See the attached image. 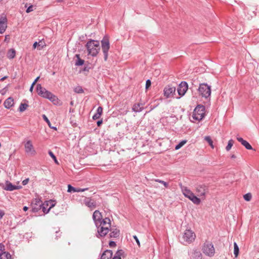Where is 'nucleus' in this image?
Wrapping results in <instances>:
<instances>
[{
  "label": "nucleus",
  "instance_id": "obj_1",
  "mask_svg": "<svg viewBox=\"0 0 259 259\" xmlns=\"http://www.w3.org/2000/svg\"><path fill=\"white\" fill-rule=\"evenodd\" d=\"M98 228V234L97 237H103L105 236L109 231V228H111V221L108 218L102 219L100 223L96 225Z\"/></svg>",
  "mask_w": 259,
  "mask_h": 259
},
{
  "label": "nucleus",
  "instance_id": "obj_2",
  "mask_svg": "<svg viewBox=\"0 0 259 259\" xmlns=\"http://www.w3.org/2000/svg\"><path fill=\"white\" fill-rule=\"evenodd\" d=\"M85 47L88 54L93 57L96 56L100 50V42L98 40L91 39L88 41Z\"/></svg>",
  "mask_w": 259,
  "mask_h": 259
},
{
  "label": "nucleus",
  "instance_id": "obj_3",
  "mask_svg": "<svg viewBox=\"0 0 259 259\" xmlns=\"http://www.w3.org/2000/svg\"><path fill=\"white\" fill-rule=\"evenodd\" d=\"M36 92L38 95L44 98L48 99L52 102L56 100L57 97L51 92L42 88L40 84L36 85Z\"/></svg>",
  "mask_w": 259,
  "mask_h": 259
},
{
  "label": "nucleus",
  "instance_id": "obj_4",
  "mask_svg": "<svg viewBox=\"0 0 259 259\" xmlns=\"http://www.w3.org/2000/svg\"><path fill=\"white\" fill-rule=\"evenodd\" d=\"M180 186L182 189L183 193L185 197L188 198L195 204L198 205L200 203V199L196 196L194 194L190 191V190L188 189L186 187L183 186L182 184H180Z\"/></svg>",
  "mask_w": 259,
  "mask_h": 259
},
{
  "label": "nucleus",
  "instance_id": "obj_5",
  "mask_svg": "<svg viewBox=\"0 0 259 259\" xmlns=\"http://www.w3.org/2000/svg\"><path fill=\"white\" fill-rule=\"evenodd\" d=\"M205 107L202 105H197L194 109L192 117L195 120H201L205 116Z\"/></svg>",
  "mask_w": 259,
  "mask_h": 259
},
{
  "label": "nucleus",
  "instance_id": "obj_6",
  "mask_svg": "<svg viewBox=\"0 0 259 259\" xmlns=\"http://www.w3.org/2000/svg\"><path fill=\"white\" fill-rule=\"evenodd\" d=\"M196 235L195 233L190 229L186 230L182 236V243L183 244H190L192 243L195 239Z\"/></svg>",
  "mask_w": 259,
  "mask_h": 259
},
{
  "label": "nucleus",
  "instance_id": "obj_7",
  "mask_svg": "<svg viewBox=\"0 0 259 259\" xmlns=\"http://www.w3.org/2000/svg\"><path fill=\"white\" fill-rule=\"evenodd\" d=\"M197 90L199 96L202 98L207 99L210 96L211 87L206 83H200Z\"/></svg>",
  "mask_w": 259,
  "mask_h": 259
},
{
  "label": "nucleus",
  "instance_id": "obj_8",
  "mask_svg": "<svg viewBox=\"0 0 259 259\" xmlns=\"http://www.w3.org/2000/svg\"><path fill=\"white\" fill-rule=\"evenodd\" d=\"M101 48L104 54V59L107 61L108 56V51L110 49L109 37L108 35H105L101 41Z\"/></svg>",
  "mask_w": 259,
  "mask_h": 259
},
{
  "label": "nucleus",
  "instance_id": "obj_9",
  "mask_svg": "<svg viewBox=\"0 0 259 259\" xmlns=\"http://www.w3.org/2000/svg\"><path fill=\"white\" fill-rule=\"evenodd\" d=\"M202 250L206 255L209 257L213 256L215 253L213 245L212 243L207 241L204 243Z\"/></svg>",
  "mask_w": 259,
  "mask_h": 259
},
{
  "label": "nucleus",
  "instance_id": "obj_10",
  "mask_svg": "<svg viewBox=\"0 0 259 259\" xmlns=\"http://www.w3.org/2000/svg\"><path fill=\"white\" fill-rule=\"evenodd\" d=\"M196 191L198 196L205 199L206 194L209 192L208 186L205 184L198 185L196 187Z\"/></svg>",
  "mask_w": 259,
  "mask_h": 259
},
{
  "label": "nucleus",
  "instance_id": "obj_11",
  "mask_svg": "<svg viewBox=\"0 0 259 259\" xmlns=\"http://www.w3.org/2000/svg\"><path fill=\"white\" fill-rule=\"evenodd\" d=\"M176 90V89L175 87H174L172 85H167L164 88V96L166 98L172 97L175 94Z\"/></svg>",
  "mask_w": 259,
  "mask_h": 259
},
{
  "label": "nucleus",
  "instance_id": "obj_12",
  "mask_svg": "<svg viewBox=\"0 0 259 259\" xmlns=\"http://www.w3.org/2000/svg\"><path fill=\"white\" fill-rule=\"evenodd\" d=\"M24 147L25 151L27 154L31 156H34L36 154V151L31 141H27L24 145Z\"/></svg>",
  "mask_w": 259,
  "mask_h": 259
},
{
  "label": "nucleus",
  "instance_id": "obj_13",
  "mask_svg": "<svg viewBox=\"0 0 259 259\" xmlns=\"http://www.w3.org/2000/svg\"><path fill=\"white\" fill-rule=\"evenodd\" d=\"M188 89V85L186 81H183L179 85L177 91L180 96H183Z\"/></svg>",
  "mask_w": 259,
  "mask_h": 259
},
{
  "label": "nucleus",
  "instance_id": "obj_14",
  "mask_svg": "<svg viewBox=\"0 0 259 259\" xmlns=\"http://www.w3.org/2000/svg\"><path fill=\"white\" fill-rule=\"evenodd\" d=\"M7 18L4 15L0 17V34H3L7 27Z\"/></svg>",
  "mask_w": 259,
  "mask_h": 259
},
{
  "label": "nucleus",
  "instance_id": "obj_15",
  "mask_svg": "<svg viewBox=\"0 0 259 259\" xmlns=\"http://www.w3.org/2000/svg\"><path fill=\"white\" fill-rule=\"evenodd\" d=\"M5 186L4 187V189L6 191H12L15 190H19L21 189L22 187L21 186H16L13 185L12 183L9 181H7L5 183Z\"/></svg>",
  "mask_w": 259,
  "mask_h": 259
},
{
  "label": "nucleus",
  "instance_id": "obj_16",
  "mask_svg": "<svg viewBox=\"0 0 259 259\" xmlns=\"http://www.w3.org/2000/svg\"><path fill=\"white\" fill-rule=\"evenodd\" d=\"M83 202L85 206L90 208H94L96 207V202L90 197H84Z\"/></svg>",
  "mask_w": 259,
  "mask_h": 259
},
{
  "label": "nucleus",
  "instance_id": "obj_17",
  "mask_svg": "<svg viewBox=\"0 0 259 259\" xmlns=\"http://www.w3.org/2000/svg\"><path fill=\"white\" fill-rule=\"evenodd\" d=\"M93 219L95 224L97 225L100 221L103 219L101 213L99 210H95L93 214Z\"/></svg>",
  "mask_w": 259,
  "mask_h": 259
},
{
  "label": "nucleus",
  "instance_id": "obj_18",
  "mask_svg": "<svg viewBox=\"0 0 259 259\" xmlns=\"http://www.w3.org/2000/svg\"><path fill=\"white\" fill-rule=\"evenodd\" d=\"M109 231L110 233L109 234L110 238H117L119 237L120 234V231L117 228H109Z\"/></svg>",
  "mask_w": 259,
  "mask_h": 259
},
{
  "label": "nucleus",
  "instance_id": "obj_19",
  "mask_svg": "<svg viewBox=\"0 0 259 259\" xmlns=\"http://www.w3.org/2000/svg\"><path fill=\"white\" fill-rule=\"evenodd\" d=\"M237 140L243 145L247 150H252L253 148L250 144L241 137H237Z\"/></svg>",
  "mask_w": 259,
  "mask_h": 259
},
{
  "label": "nucleus",
  "instance_id": "obj_20",
  "mask_svg": "<svg viewBox=\"0 0 259 259\" xmlns=\"http://www.w3.org/2000/svg\"><path fill=\"white\" fill-rule=\"evenodd\" d=\"M112 254L111 250L107 249L102 254L100 259H111Z\"/></svg>",
  "mask_w": 259,
  "mask_h": 259
},
{
  "label": "nucleus",
  "instance_id": "obj_21",
  "mask_svg": "<svg viewBox=\"0 0 259 259\" xmlns=\"http://www.w3.org/2000/svg\"><path fill=\"white\" fill-rule=\"evenodd\" d=\"M14 105V100L12 97H9L6 99L4 103V106L7 109H10Z\"/></svg>",
  "mask_w": 259,
  "mask_h": 259
},
{
  "label": "nucleus",
  "instance_id": "obj_22",
  "mask_svg": "<svg viewBox=\"0 0 259 259\" xmlns=\"http://www.w3.org/2000/svg\"><path fill=\"white\" fill-rule=\"evenodd\" d=\"M143 106L144 104L140 103L135 104L133 107V110L135 112H140L143 110Z\"/></svg>",
  "mask_w": 259,
  "mask_h": 259
},
{
  "label": "nucleus",
  "instance_id": "obj_23",
  "mask_svg": "<svg viewBox=\"0 0 259 259\" xmlns=\"http://www.w3.org/2000/svg\"><path fill=\"white\" fill-rule=\"evenodd\" d=\"M102 113L103 108L101 106H99L97 109L96 113L93 116V119L94 120H96L100 118Z\"/></svg>",
  "mask_w": 259,
  "mask_h": 259
},
{
  "label": "nucleus",
  "instance_id": "obj_24",
  "mask_svg": "<svg viewBox=\"0 0 259 259\" xmlns=\"http://www.w3.org/2000/svg\"><path fill=\"white\" fill-rule=\"evenodd\" d=\"M16 56V51L14 49H10L7 53V57L10 59H12Z\"/></svg>",
  "mask_w": 259,
  "mask_h": 259
},
{
  "label": "nucleus",
  "instance_id": "obj_25",
  "mask_svg": "<svg viewBox=\"0 0 259 259\" xmlns=\"http://www.w3.org/2000/svg\"><path fill=\"white\" fill-rule=\"evenodd\" d=\"M193 259H202V254L199 250H194L192 254Z\"/></svg>",
  "mask_w": 259,
  "mask_h": 259
},
{
  "label": "nucleus",
  "instance_id": "obj_26",
  "mask_svg": "<svg viewBox=\"0 0 259 259\" xmlns=\"http://www.w3.org/2000/svg\"><path fill=\"white\" fill-rule=\"evenodd\" d=\"M75 57L77 58L75 65L77 66H81L84 64V61L80 58L79 54H76Z\"/></svg>",
  "mask_w": 259,
  "mask_h": 259
},
{
  "label": "nucleus",
  "instance_id": "obj_27",
  "mask_svg": "<svg viewBox=\"0 0 259 259\" xmlns=\"http://www.w3.org/2000/svg\"><path fill=\"white\" fill-rule=\"evenodd\" d=\"M124 252L122 249H118L115 253L112 259H121V256L123 255Z\"/></svg>",
  "mask_w": 259,
  "mask_h": 259
},
{
  "label": "nucleus",
  "instance_id": "obj_28",
  "mask_svg": "<svg viewBox=\"0 0 259 259\" xmlns=\"http://www.w3.org/2000/svg\"><path fill=\"white\" fill-rule=\"evenodd\" d=\"M0 259H12L11 255L8 252L5 251L1 254Z\"/></svg>",
  "mask_w": 259,
  "mask_h": 259
},
{
  "label": "nucleus",
  "instance_id": "obj_29",
  "mask_svg": "<svg viewBox=\"0 0 259 259\" xmlns=\"http://www.w3.org/2000/svg\"><path fill=\"white\" fill-rule=\"evenodd\" d=\"M45 203H46L47 206H49V208L50 209H51V208L53 207L56 204L55 201H53L52 200H50L49 201H46L45 202Z\"/></svg>",
  "mask_w": 259,
  "mask_h": 259
},
{
  "label": "nucleus",
  "instance_id": "obj_30",
  "mask_svg": "<svg viewBox=\"0 0 259 259\" xmlns=\"http://www.w3.org/2000/svg\"><path fill=\"white\" fill-rule=\"evenodd\" d=\"M239 252V248L236 242L234 243V254L235 257H237Z\"/></svg>",
  "mask_w": 259,
  "mask_h": 259
},
{
  "label": "nucleus",
  "instance_id": "obj_31",
  "mask_svg": "<svg viewBox=\"0 0 259 259\" xmlns=\"http://www.w3.org/2000/svg\"><path fill=\"white\" fill-rule=\"evenodd\" d=\"M42 118L43 119H44V120L45 121H46V122L48 123V125L49 126V127L51 128H53L55 130H57V127H55V126H52L51 125V122L49 120V119H48V118L47 117V116L45 114L42 115Z\"/></svg>",
  "mask_w": 259,
  "mask_h": 259
},
{
  "label": "nucleus",
  "instance_id": "obj_32",
  "mask_svg": "<svg viewBox=\"0 0 259 259\" xmlns=\"http://www.w3.org/2000/svg\"><path fill=\"white\" fill-rule=\"evenodd\" d=\"M28 106V105L26 103H21L19 107V111L22 112L26 109Z\"/></svg>",
  "mask_w": 259,
  "mask_h": 259
},
{
  "label": "nucleus",
  "instance_id": "obj_33",
  "mask_svg": "<svg viewBox=\"0 0 259 259\" xmlns=\"http://www.w3.org/2000/svg\"><path fill=\"white\" fill-rule=\"evenodd\" d=\"M187 142V140H184L181 141L178 144L175 146V149L178 150L180 149L183 146H184Z\"/></svg>",
  "mask_w": 259,
  "mask_h": 259
},
{
  "label": "nucleus",
  "instance_id": "obj_34",
  "mask_svg": "<svg viewBox=\"0 0 259 259\" xmlns=\"http://www.w3.org/2000/svg\"><path fill=\"white\" fill-rule=\"evenodd\" d=\"M47 206H46V204L45 202L43 204H40V209H42V211L45 214L48 213L50 210L49 208L47 209Z\"/></svg>",
  "mask_w": 259,
  "mask_h": 259
},
{
  "label": "nucleus",
  "instance_id": "obj_35",
  "mask_svg": "<svg viewBox=\"0 0 259 259\" xmlns=\"http://www.w3.org/2000/svg\"><path fill=\"white\" fill-rule=\"evenodd\" d=\"M233 144L234 141L232 139L230 140L228 143L227 146L226 147V150L227 151H229L231 149Z\"/></svg>",
  "mask_w": 259,
  "mask_h": 259
},
{
  "label": "nucleus",
  "instance_id": "obj_36",
  "mask_svg": "<svg viewBox=\"0 0 259 259\" xmlns=\"http://www.w3.org/2000/svg\"><path fill=\"white\" fill-rule=\"evenodd\" d=\"M204 140L208 143L209 145L211 147V148H213V141L209 136H205L204 137Z\"/></svg>",
  "mask_w": 259,
  "mask_h": 259
},
{
  "label": "nucleus",
  "instance_id": "obj_37",
  "mask_svg": "<svg viewBox=\"0 0 259 259\" xmlns=\"http://www.w3.org/2000/svg\"><path fill=\"white\" fill-rule=\"evenodd\" d=\"M154 181L162 184L166 188L169 187L168 183L164 181L161 180L160 179H155Z\"/></svg>",
  "mask_w": 259,
  "mask_h": 259
},
{
  "label": "nucleus",
  "instance_id": "obj_38",
  "mask_svg": "<svg viewBox=\"0 0 259 259\" xmlns=\"http://www.w3.org/2000/svg\"><path fill=\"white\" fill-rule=\"evenodd\" d=\"M74 91L75 93L77 94H81L83 93V90L82 87L80 86H77L74 89Z\"/></svg>",
  "mask_w": 259,
  "mask_h": 259
},
{
  "label": "nucleus",
  "instance_id": "obj_39",
  "mask_svg": "<svg viewBox=\"0 0 259 259\" xmlns=\"http://www.w3.org/2000/svg\"><path fill=\"white\" fill-rule=\"evenodd\" d=\"M48 153L49 155L53 159L54 162L57 164H59L57 158L53 152L51 150H49Z\"/></svg>",
  "mask_w": 259,
  "mask_h": 259
},
{
  "label": "nucleus",
  "instance_id": "obj_40",
  "mask_svg": "<svg viewBox=\"0 0 259 259\" xmlns=\"http://www.w3.org/2000/svg\"><path fill=\"white\" fill-rule=\"evenodd\" d=\"M251 197H252V195L250 193H248L247 194H245L243 196L244 199L247 201H249L251 200Z\"/></svg>",
  "mask_w": 259,
  "mask_h": 259
},
{
  "label": "nucleus",
  "instance_id": "obj_41",
  "mask_svg": "<svg viewBox=\"0 0 259 259\" xmlns=\"http://www.w3.org/2000/svg\"><path fill=\"white\" fill-rule=\"evenodd\" d=\"M75 190H76V188L72 186L71 185H68V190H67V192H75Z\"/></svg>",
  "mask_w": 259,
  "mask_h": 259
},
{
  "label": "nucleus",
  "instance_id": "obj_42",
  "mask_svg": "<svg viewBox=\"0 0 259 259\" xmlns=\"http://www.w3.org/2000/svg\"><path fill=\"white\" fill-rule=\"evenodd\" d=\"M40 209V204L38 206H36L32 207V209H31V211L32 212H36Z\"/></svg>",
  "mask_w": 259,
  "mask_h": 259
},
{
  "label": "nucleus",
  "instance_id": "obj_43",
  "mask_svg": "<svg viewBox=\"0 0 259 259\" xmlns=\"http://www.w3.org/2000/svg\"><path fill=\"white\" fill-rule=\"evenodd\" d=\"M33 11V6L31 5L29 7L27 8V9L26 10V12L27 13H29L30 12H31Z\"/></svg>",
  "mask_w": 259,
  "mask_h": 259
},
{
  "label": "nucleus",
  "instance_id": "obj_44",
  "mask_svg": "<svg viewBox=\"0 0 259 259\" xmlns=\"http://www.w3.org/2000/svg\"><path fill=\"white\" fill-rule=\"evenodd\" d=\"M151 82L150 80L147 79L146 82V85H145L146 89L147 90L151 86Z\"/></svg>",
  "mask_w": 259,
  "mask_h": 259
},
{
  "label": "nucleus",
  "instance_id": "obj_45",
  "mask_svg": "<svg viewBox=\"0 0 259 259\" xmlns=\"http://www.w3.org/2000/svg\"><path fill=\"white\" fill-rule=\"evenodd\" d=\"M88 189H89L88 188H83V189H81V188H76L75 192H83V191H85L88 190Z\"/></svg>",
  "mask_w": 259,
  "mask_h": 259
},
{
  "label": "nucleus",
  "instance_id": "obj_46",
  "mask_svg": "<svg viewBox=\"0 0 259 259\" xmlns=\"http://www.w3.org/2000/svg\"><path fill=\"white\" fill-rule=\"evenodd\" d=\"M133 238L135 239V240L136 241V242H137V243L138 245V246H140V241H139L138 237L136 235H134V236H133Z\"/></svg>",
  "mask_w": 259,
  "mask_h": 259
},
{
  "label": "nucleus",
  "instance_id": "obj_47",
  "mask_svg": "<svg viewBox=\"0 0 259 259\" xmlns=\"http://www.w3.org/2000/svg\"><path fill=\"white\" fill-rule=\"evenodd\" d=\"M109 245L111 247H115L116 246L115 242L113 241H110L109 243Z\"/></svg>",
  "mask_w": 259,
  "mask_h": 259
},
{
  "label": "nucleus",
  "instance_id": "obj_48",
  "mask_svg": "<svg viewBox=\"0 0 259 259\" xmlns=\"http://www.w3.org/2000/svg\"><path fill=\"white\" fill-rule=\"evenodd\" d=\"M61 235V232H60V231H56V239H58L60 237Z\"/></svg>",
  "mask_w": 259,
  "mask_h": 259
},
{
  "label": "nucleus",
  "instance_id": "obj_49",
  "mask_svg": "<svg viewBox=\"0 0 259 259\" xmlns=\"http://www.w3.org/2000/svg\"><path fill=\"white\" fill-rule=\"evenodd\" d=\"M29 181V178H27V179L24 180L22 182V185L24 186L26 185V184H28Z\"/></svg>",
  "mask_w": 259,
  "mask_h": 259
},
{
  "label": "nucleus",
  "instance_id": "obj_50",
  "mask_svg": "<svg viewBox=\"0 0 259 259\" xmlns=\"http://www.w3.org/2000/svg\"><path fill=\"white\" fill-rule=\"evenodd\" d=\"M5 215V212L3 210H0V220L3 218L4 215Z\"/></svg>",
  "mask_w": 259,
  "mask_h": 259
},
{
  "label": "nucleus",
  "instance_id": "obj_51",
  "mask_svg": "<svg viewBox=\"0 0 259 259\" xmlns=\"http://www.w3.org/2000/svg\"><path fill=\"white\" fill-rule=\"evenodd\" d=\"M40 46V45L39 44V42H37V41H35L33 45V48H36L37 46Z\"/></svg>",
  "mask_w": 259,
  "mask_h": 259
},
{
  "label": "nucleus",
  "instance_id": "obj_52",
  "mask_svg": "<svg viewBox=\"0 0 259 259\" xmlns=\"http://www.w3.org/2000/svg\"><path fill=\"white\" fill-rule=\"evenodd\" d=\"M102 123H103L102 119L99 120L97 122V124L98 126H100Z\"/></svg>",
  "mask_w": 259,
  "mask_h": 259
},
{
  "label": "nucleus",
  "instance_id": "obj_53",
  "mask_svg": "<svg viewBox=\"0 0 259 259\" xmlns=\"http://www.w3.org/2000/svg\"><path fill=\"white\" fill-rule=\"evenodd\" d=\"M89 69L90 68L88 67H84V68L83 69V71L88 72L89 71Z\"/></svg>",
  "mask_w": 259,
  "mask_h": 259
},
{
  "label": "nucleus",
  "instance_id": "obj_54",
  "mask_svg": "<svg viewBox=\"0 0 259 259\" xmlns=\"http://www.w3.org/2000/svg\"><path fill=\"white\" fill-rule=\"evenodd\" d=\"M23 209L24 211H26L28 209V207L27 206H25L23 207Z\"/></svg>",
  "mask_w": 259,
  "mask_h": 259
},
{
  "label": "nucleus",
  "instance_id": "obj_55",
  "mask_svg": "<svg viewBox=\"0 0 259 259\" xmlns=\"http://www.w3.org/2000/svg\"><path fill=\"white\" fill-rule=\"evenodd\" d=\"M7 77H8V76H4V77H2V78L0 79V80H1V81H4L5 79H7Z\"/></svg>",
  "mask_w": 259,
  "mask_h": 259
},
{
  "label": "nucleus",
  "instance_id": "obj_56",
  "mask_svg": "<svg viewBox=\"0 0 259 259\" xmlns=\"http://www.w3.org/2000/svg\"><path fill=\"white\" fill-rule=\"evenodd\" d=\"M33 87L31 85L30 87V89H29V91L30 92H33Z\"/></svg>",
  "mask_w": 259,
  "mask_h": 259
},
{
  "label": "nucleus",
  "instance_id": "obj_57",
  "mask_svg": "<svg viewBox=\"0 0 259 259\" xmlns=\"http://www.w3.org/2000/svg\"><path fill=\"white\" fill-rule=\"evenodd\" d=\"M39 76L37 77L35 79V80H34V81H35V82L36 83V82L38 81V80L39 79Z\"/></svg>",
  "mask_w": 259,
  "mask_h": 259
},
{
  "label": "nucleus",
  "instance_id": "obj_58",
  "mask_svg": "<svg viewBox=\"0 0 259 259\" xmlns=\"http://www.w3.org/2000/svg\"><path fill=\"white\" fill-rule=\"evenodd\" d=\"M231 158H236V156L234 155V154H233L231 156Z\"/></svg>",
  "mask_w": 259,
  "mask_h": 259
},
{
  "label": "nucleus",
  "instance_id": "obj_59",
  "mask_svg": "<svg viewBox=\"0 0 259 259\" xmlns=\"http://www.w3.org/2000/svg\"><path fill=\"white\" fill-rule=\"evenodd\" d=\"M35 83H36L35 81H33V82H32V83L31 84V85H32V86H33V87H34V84H35Z\"/></svg>",
  "mask_w": 259,
  "mask_h": 259
},
{
  "label": "nucleus",
  "instance_id": "obj_60",
  "mask_svg": "<svg viewBox=\"0 0 259 259\" xmlns=\"http://www.w3.org/2000/svg\"><path fill=\"white\" fill-rule=\"evenodd\" d=\"M57 2H62V0H57Z\"/></svg>",
  "mask_w": 259,
  "mask_h": 259
},
{
  "label": "nucleus",
  "instance_id": "obj_61",
  "mask_svg": "<svg viewBox=\"0 0 259 259\" xmlns=\"http://www.w3.org/2000/svg\"><path fill=\"white\" fill-rule=\"evenodd\" d=\"M25 7H27V4L25 6Z\"/></svg>",
  "mask_w": 259,
  "mask_h": 259
}]
</instances>
